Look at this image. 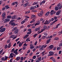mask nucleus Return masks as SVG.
<instances>
[{
    "mask_svg": "<svg viewBox=\"0 0 62 62\" xmlns=\"http://www.w3.org/2000/svg\"><path fill=\"white\" fill-rule=\"evenodd\" d=\"M28 20V18H25V19H24V21H27Z\"/></svg>",
    "mask_w": 62,
    "mask_h": 62,
    "instance_id": "62",
    "label": "nucleus"
},
{
    "mask_svg": "<svg viewBox=\"0 0 62 62\" xmlns=\"http://www.w3.org/2000/svg\"><path fill=\"white\" fill-rule=\"evenodd\" d=\"M25 22H26V21L23 20L21 22V24H23V23H24Z\"/></svg>",
    "mask_w": 62,
    "mask_h": 62,
    "instance_id": "24",
    "label": "nucleus"
},
{
    "mask_svg": "<svg viewBox=\"0 0 62 62\" xmlns=\"http://www.w3.org/2000/svg\"><path fill=\"white\" fill-rule=\"evenodd\" d=\"M59 38L58 37H56V38H55L54 39V40H59Z\"/></svg>",
    "mask_w": 62,
    "mask_h": 62,
    "instance_id": "30",
    "label": "nucleus"
},
{
    "mask_svg": "<svg viewBox=\"0 0 62 62\" xmlns=\"http://www.w3.org/2000/svg\"><path fill=\"white\" fill-rule=\"evenodd\" d=\"M49 53L50 54L48 55V56H52V55H54V53L53 51H50L49 52Z\"/></svg>",
    "mask_w": 62,
    "mask_h": 62,
    "instance_id": "6",
    "label": "nucleus"
},
{
    "mask_svg": "<svg viewBox=\"0 0 62 62\" xmlns=\"http://www.w3.org/2000/svg\"><path fill=\"white\" fill-rule=\"evenodd\" d=\"M40 27H38L37 28H36L35 29V31H39V30H40Z\"/></svg>",
    "mask_w": 62,
    "mask_h": 62,
    "instance_id": "17",
    "label": "nucleus"
},
{
    "mask_svg": "<svg viewBox=\"0 0 62 62\" xmlns=\"http://www.w3.org/2000/svg\"><path fill=\"white\" fill-rule=\"evenodd\" d=\"M31 32H27V35H28V34H31Z\"/></svg>",
    "mask_w": 62,
    "mask_h": 62,
    "instance_id": "47",
    "label": "nucleus"
},
{
    "mask_svg": "<svg viewBox=\"0 0 62 62\" xmlns=\"http://www.w3.org/2000/svg\"><path fill=\"white\" fill-rule=\"evenodd\" d=\"M50 13V12L48 11L45 14V16H46V17H47L48 16V15Z\"/></svg>",
    "mask_w": 62,
    "mask_h": 62,
    "instance_id": "12",
    "label": "nucleus"
},
{
    "mask_svg": "<svg viewBox=\"0 0 62 62\" xmlns=\"http://www.w3.org/2000/svg\"><path fill=\"white\" fill-rule=\"evenodd\" d=\"M20 57H17L16 58V60L17 61H18L20 59Z\"/></svg>",
    "mask_w": 62,
    "mask_h": 62,
    "instance_id": "28",
    "label": "nucleus"
},
{
    "mask_svg": "<svg viewBox=\"0 0 62 62\" xmlns=\"http://www.w3.org/2000/svg\"><path fill=\"white\" fill-rule=\"evenodd\" d=\"M7 18H8V19H11V16H7Z\"/></svg>",
    "mask_w": 62,
    "mask_h": 62,
    "instance_id": "26",
    "label": "nucleus"
},
{
    "mask_svg": "<svg viewBox=\"0 0 62 62\" xmlns=\"http://www.w3.org/2000/svg\"><path fill=\"white\" fill-rule=\"evenodd\" d=\"M25 18H27V19H28V18H30V17H29V16H25Z\"/></svg>",
    "mask_w": 62,
    "mask_h": 62,
    "instance_id": "51",
    "label": "nucleus"
},
{
    "mask_svg": "<svg viewBox=\"0 0 62 62\" xmlns=\"http://www.w3.org/2000/svg\"><path fill=\"white\" fill-rule=\"evenodd\" d=\"M5 59L4 60V61L6 60H8V57L7 56H5Z\"/></svg>",
    "mask_w": 62,
    "mask_h": 62,
    "instance_id": "22",
    "label": "nucleus"
},
{
    "mask_svg": "<svg viewBox=\"0 0 62 62\" xmlns=\"http://www.w3.org/2000/svg\"><path fill=\"white\" fill-rule=\"evenodd\" d=\"M4 60H5V57H3L2 58H1V60L2 61H3V60L4 61Z\"/></svg>",
    "mask_w": 62,
    "mask_h": 62,
    "instance_id": "50",
    "label": "nucleus"
},
{
    "mask_svg": "<svg viewBox=\"0 0 62 62\" xmlns=\"http://www.w3.org/2000/svg\"><path fill=\"white\" fill-rule=\"evenodd\" d=\"M10 21V19L8 18H6L5 19V21L4 22V23H6L7 22H8Z\"/></svg>",
    "mask_w": 62,
    "mask_h": 62,
    "instance_id": "9",
    "label": "nucleus"
},
{
    "mask_svg": "<svg viewBox=\"0 0 62 62\" xmlns=\"http://www.w3.org/2000/svg\"><path fill=\"white\" fill-rule=\"evenodd\" d=\"M54 10H51L50 13V14L51 15H53V13H54Z\"/></svg>",
    "mask_w": 62,
    "mask_h": 62,
    "instance_id": "18",
    "label": "nucleus"
},
{
    "mask_svg": "<svg viewBox=\"0 0 62 62\" xmlns=\"http://www.w3.org/2000/svg\"><path fill=\"white\" fill-rule=\"evenodd\" d=\"M32 25H33L32 24H29L27 26V27H31V26H32Z\"/></svg>",
    "mask_w": 62,
    "mask_h": 62,
    "instance_id": "34",
    "label": "nucleus"
},
{
    "mask_svg": "<svg viewBox=\"0 0 62 62\" xmlns=\"http://www.w3.org/2000/svg\"><path fill=\"white\" fill-rule=\"evenodd\" d=\"M36 56H34L33 57V59H36Z\"/></svg>",
    "mask_w": 62,
    "mask_h": 62,
    "instance_id": "49",
    "label": "nucleus"
},
{
    "mask_svg": "<svg viewBox=\"0 0 62 62\" xmlns=\"http://www.w3.org/2000/svg\"><path fill=\"white\" fill-rule=\"evenodd\" d=\"M58 6H56L55 8V10H58L59 9H59H61V8H62V6L60 3H59L57 5Z\"/></svg>",
    "mask_w": 62,
    "mask_h": 62,
    "instance_id": "1",
    "label": "nucleus"
},
{
    "mask_svg": "<svg viewBox=\"0 0 62 62\" xmlns=\"http://www.w3.org/2000/svg\"><path fill=\"white\" fill-rule=\"evenodd\" d=\"M18 32H19V29H17L16 30H15L14 31V33L15 34H17L18 33Z\"/></svg>",
    "mask_w": 62,
    "mask_h": 62,
    "instance_id": "10",
    "label": "nucleus"
},
{
    "mask_svg": "<svg viewBox=\"0 0 62 62\" xmlns=\"http://www.w3.org/2000/svg\"><path fill=\"white\" fill-rule=\"evenodd\" d=\"M54 18L55 20H56V19H57V17L56 16H55V17H54Z\"/></svg>",
    "mask_w": 62,
    "mask_h": 62,
    "instance_id": "56",
    "label": "nucleus"
},
{
    "mask_svg": "<svg viewBox=\"0 0 62 62\" xmlns=\"http://www.w3.org/2000/svg\"><path fill=\"white\" fill-rule=\"evenodd\" d=\"M61 10H59L56 13V15H58V16H59V14L61 13Z\"/></svg>",
    "mask_w": 62,
    "mask_h": 62,
    "instance_id": "5",
    "label": "nucleus"
},
{
    "mask_svg": "<svg viewBox=\"0 0 62 62\" xmlns=\"http://www.w3.org/2000/svg\"><path fill=\"white\" fill-rule=\"evenodd\" d=\"M30 39V37H28L27 39L26 40V41H28V40L29 39Z\"/></svg>",
    "mask_w": 62,
    "mask_h": 62,
    "instance_id": "52",
    "label": "nucleus"
},
{
    "mask_svg": "<svg viewBox=\"0 0 62 62\" xmlns=\"http://www.w3.org/2000/svg\"><path fill=\"white\" fill-rule=\"evenodd\" d=\"M6 13L4 12L2 14V17H5L6 16Z\"/></svg>",
    "mask_w": 62,
    "mask_h": 62,
    "instance_id": "14",
    "label": "nucleus"
},
{
    "mask_svg": "<svg viewBox=\"0 0 62 62\" xmlns=\"http://www.w3.org/2000/svg\"><path fill=\"white\" fill-rule=\"evenodd\" d=\"M36 18V16L34 15H32L31 18Z\"/></svg>",
    "mask_w": 62,
    "mask_h": 62,
    "instance_id": "27",
    "label": "nucleus"
},
{
    "mask_svg": "<svg viewBox=\"0 0 62 62\" xmlns=\"http://www.w3.org/2000/svg\"><path fill=\"white\" fill-rule=\"evenodd\" d=\"M9 42H10V40H8L7 41V43H8Z\"/></svg>",
    "mask_w": 62,
    "mask_h": 62,
    "instance_id": "61",
    "label": "nucleus"
},
{
    "mask_svg": "<svg viewBox=\"0 0 62 62\" xmlns=\"http://www.w3.org/2000/svg\"><path fill=\"white\" fill-rule=\"evenodd\" d=\"M20 60H22V61L23 60V57H21L20 59Z\"/></svg>",
    "mask_w": 62,
    "mask_h": 62,
    "instance_id": "53",
    "label": "nucleus"
},
{
    "mask_svg": "<svg viewBox=\"0 0 62 62\" xmlns=\"http://www.w3.org/2000/svg\"><path fill=\"white\" fill-rule=\"evenodd\" d=\"M31 11L32 12H36V10H32Z\"/></svg>",
    "mask_w": 62,
    "mask_h": 62,
    "instance_id": "55",
    "label": "nucleus"
},
{
    "mask_svg": "<svg viewBox=\"0 0 62 62\" xmlns=\"http://www.w3.org/2000/svg\"><path fill=\"white\" fill-rule=\"evenodd\" d=\"M55 23L54 22V21H53L52 23H50V24L49 25V26H51L52 25H53L54 23Z\"/></svg>",
    "mask_w": 62,
    "mask_h": 62,
    "instance_id": "20",
    "label": "nucleus"
},
{
    "mask_svg": "<svg viewBox=\"0 0 62 62\" xmlns=\"http://www.w3.org/2000/svg\"><path fill=\"white\" fill-rule=\"evenodd\" d=\"M24 1H25V0H22V4L24 3Z\"/></svg>",
    "mask_w": 62,
    "mask_h": 62,
    "instance_id": "59",
    "label": "nucleus"
},
{
    "mask_svg": "<svg viewBox=\"0 0 62 62\" xmlns=\"http://www.w3.org/2000/svg\"><path fill=\"white\" fill-rule=\"evenodd\" d=\"M3 52V49L1 50L0 51V54H2Z\"/></svg>",
    "mask_w": 62,
    "mask_h": 62,
    "instance_id": "44",
    "label": "nucleus"
},
{
    "mask_svg": "<svg viewBox=\"0 0 62 62\" xmlns=\"http://www.w3.org/2000/svg\"><path fill=\"white\" fill-rule=\"evenodd\" d=\"M42 3H43V4H44L45 3V1L43 0L42 1Z\"/></svg>",
    "mask_w": 62,
    "mask_h": 62,
    "instance_id": "58",
    "label": "nucleus"
},
{
    "mask_svg": "<svg viewBox=\"0 0 62 62\" xmlns=\"http://www.w3.org/2000/svg\"><path fill=\"white\" fill-rule=\"evenodd\" d=\"M15 5V2H13V3H12V6H14V5Z\"/></svg>",
    "mask_w": 62,
    "mask_h": 62,
    "instance_id": "48",
    "label": "nucleus"
},
{
    "mask_svg": "<svg viewBox=\"0 0 62 62\" xmlns=\"http://www.w3.org/2000/svg\"><path fill=\"white\" fill-rule=\"evenodd\" d=\"M44 13L43 12H40L38 14V15L39 17H42L43 16Z\"/></svg>",
    "mask_w": 62,
    "mask_h": 62,
    "instance_id": "4",
    "label": "nucleus"
},
{
    "mask_svg": "<svg viewBox=\"0 0 62 62\" xmlns=\"http://www.w3.org/2000/svg\"><path fill=\"white\" fill-rule=\"evenodd\" d=\"M37 60L38 61L39 60V61H41V57H40L38 58H37Z\"/></svg>",
    "mask_w": 62,
    "mask_h": 62,
    "instance_id": "29",
    "label": "nucleus"
},
{
    "mask_svg": "<svg viewBox=\"0 0 62 62\" xmlns=\"http://www.w3.org/2000/svg\"><path fill=\"white\" fill-rule=\"evenodd\" d=\"M28 4H29V2H28L27 3H26L24 4L23 5V7H26V6H28Z\"/></svg>",
    "mask_w": 62,
    "mask_h": 62,
    "instance_id": "16",
    "label": "nucleus"
},
{
    "mask_svg": "<svg viewBox=\"0 0 62 62\" xmlns=\"http://www.w3.org/2000/svg\"><path fill=\"white\" fill-rule=\"evenodd\" d=\"M46 38V36H43L42 38V39H45Z\"/></svg>",
    "mask_w": 62,
    "mask_h": 62,
    "instance_id": "43",
    "label": "nucleus"
},
{
    "mask_svg": "<svg viewBox=\"0 0 62 62\" xmlns=\"http://www.w3.org/2000/svg\"><path fill=\"white\" fill-rule=\"evenodd\" d=\"M29 36V35H27L26 34L25 36H23V38H24V39H27V38H28V37Z\"/></svg>",
    "mask_w": 62,
    "mask_h": 62,
    "instance_id": "13",
    "label": "nucleus"
},
{
    "mask_svg": "<svg viewBox=\"0 0 62 62\" xmlns=\"http://www.w3.org/2000/svg\"><path fill=\"white\" fill-rule=\"evenodd\" d=\"M8 45H6L5 46L4 48L5 49H6L7 48H8Z\"/></svg>",
    "mask_w": 62,
    "mask_h": 62,
    "instance_id": "37",
    "label": "nucleus"
},
{
    "mask_svg": "<svg viewBox=\"0 0 62 62\" xmlns=\"http://www.w3.org/2000/svg\"><path fill=\"white\" fill-rule=\"evenodd\" d=\"M13 53H12L10 54V56H9L8 58H10V57L11 58H13Z\"/></svg>",
    "mask_w": 62,
    "mask_h": 62,
    "instance_id": "11",
    "label": "nucleus"
},
{
    "mask_svg": "<svg viewBox=\"0 0 62 62\" xmlns=\"http://www.w3.org/2000/svg\"><path fill=\"white\" fill-rule=\"evenodd\" d=\"M15 49V48H13L12 49V52H14L15 51V49Z\"/></svg>",
    "mask_w": 62,
    "mask_h": 62,
    "instance_id": "45",
    "label": "nucleus"
},
{
    "mask_svg": "<svg viewBox=\"0 0 62 62\" xmlns=\"http://www.w3.org/2000/svg\"><path fill=\"white\" fill-rule=\"evenodd\" d=\"M26 48L24 46H23V50H25V48Z\"/></svg>",
    "mask_w": 62,
    "mask_h": 62,
    "instance_id": "54",
    "label": "nucleus"
},
{
    "mask_svg": "<svg viewBox=\"0 0 62 62\" xmlns=\"http://www.w3.org/2000/svg\"><path fill=\"white\" fill-rule=\"evenodd\" d=\"M19 39H20V38H18L17 39H16V41H18V40H19Z\"/></svg>",
    "mask_w": 62,
    "mask_h": 62,
    "instance_id": "64",
    "label": "nucleus"
},
{
    "mask_svg": "<svg viewBox=\"0 0 62 62\" xmlns=\"http://www.w3.org/2000/svg\"><path fill=\"white\" fill-rule=\"evenodd\" d=\"M49 47L51 49L54 48V46L53 45H51L49 46Z\"/></svg>",
    "mask_w": 62,
    "mask_h": 62,
    "instance_id": "23",
    "label": "nucleus"
},
{
    "mask_svg": "<svg viewBox=\"0 0 62 62\" xmlns=\"http://www.w3.org/2000/svg\"><path fill=\"white\" fill-rule=\"evenodd\" d=\"M33 45H32V44H30V49H33V48H35V47L34 46H33Z\"/></svg>",
    "mask_w": 62,
    "mask_h": 62,
    "instance_id": "15",
    "label": "nucleus"
},
{
    "mask_svg": "<svg viewBox=\"0 0 62 62\" xmlns=\"http://www.w3.org/2000/svg\"><path fill=\"white\" fill-rule=\"evenodd\" d=\"M51 39H48L46 41V44H48V43H49L50 42V41Z\"/></svg>",
    "mask_w": 62,
    "mask_h": 62,
    "instance_id": "19",
    "label": "nucleus"
},
{
    "mask_svg": "<svg viewBox=\"0 0 62 62\" xmlns=\"http://www.w3.org/2000/svg\"><path fill=\"white\" fill-rule=\"evenodd\" d=\"M19 47H21V46H22V43L20 42L19 44Z\"/></svg>",
    "mask_w": 62,
    "mask_h": 62,
    "instance_id": "40",
    "label": "nucleus"
},
{
    "mask_svg": "<svg viewBox=\"0 0 62 62\" xmlns=\"http://www.w3.org/2000/svg\"><path fill=\"white\" fill-rule=\"evenodd\" d=\"M37 35H38V34H36L33 35V36L34 38H36L37 36Z\"/></svg>",
    "mask_w": 62,
    "mask_h": 62,
    "instance_id": "36",
    "label": "nucleus"
},
{
    "mask_svg": "<svg viewBox=\"0 0 62 62\" xmlns=\"http://www.w3.org/2000/svg\"><path fill=\"white\" fill-rule=\"evenodd\" d=\"M14 53H15V54L16 55H17L18 54V52L17 51H14Z\"/></svg>",
    "mask_w": 62,
    "mask_h": 62,
    "instance_id": "35",
    "label": "nucleus"
},
{
    "mask_svg": "<svg viewBox=\"0 0 62 62\" xmlns=\"http://www.w3.org/2000/svg\"><path fill=\"white\" fill-rule=\"evenodd\" d=\"M53 37V36L51 35L50 37H49L48 36V37H46V39H48V38H49V39H50V38H52V37Z\"/></svg>",
    "mask_w": 62,
    "mask_h": 62,
    "instance_id": "38",
    "label": "nucleus"
},
{
    "mask_svg": "<svg viewBox=\"0 0 62 62\" xmlns=\"http://www.w3.org/2000/svg\"><path fill=\"white\" fill-rule=\"evenodd\" d=\"M28 45L26 44V43H25V44H24L23 45V46H27Z\"/></svg>",
    "mask_w": 62,
    "mask_h": 62,
    "instance_id": "57",
    "label": "nucleus"
},
{
    "mask_svg": "<svg viewBox=\"0 0 62 62\" xmlns=\"http://www.w3.org/2000/svg\"><path fill=\"white\" fill-rule=\"evenodd\" d=\"M30 8H30V10H32L33 9H34V7L33 6H31V7Z\"/></svg>",
    "mask_w": 62,
    "mask_h": 62,
    "instance_id": "33",
    "label": "nucleus"
},
{
    "mask_svg": "<svg viewBox=\"0 0 62 62\" xmlns=\"http://www.w3.org/2000/svg\"><path fill=\"white\" fill-rule=\"evenodd\" d=\"M37 43H38V42H37V41H36L34 44V45H37Z\"/></svg>",
    "mask_w": 62,
    "mask_h": 62,
    "instance_id": "63",
    "label": "nucleus"
},
{
    "mask_svg": "<svg viewBox=\"0 0 62 62\" xmlns=\"http://www.w3.org/2000/svg\"><path fill=\"white\" fill-rule=\"evenodd\" d=\"M11 43H9L8 47V48H10L11 46Z\"/></svg>",
    "mask_w": 62,
    "mask_h": 62,
    "instance_id": "21",
    "label": "nucleus"
},
{
    "mask_svg": "<svg viewBox=\"0 0 62 62\" xmlns=\"http://www.w3.org/2000/svg\"><path fill=\"white\" fill-rule=\"evenodd\" d=\"M62 46V42H61L59 45V47H61Z\"/></svg>",
    "mask_w": 62,
    "mask_h": 62,
    "instance_id": "42",
    "label": "nucleus"
},
{
    "mask_svg": "<svg viewBox=\"0 0 62 62\" xmlns=\"http://www.w3.org/2000/svg\"><path fill=\"white\" fill-rule=\"evenodd\" d=\"M30 12V10H29L27 12H26L25 13H27V14H28V13H29Z\"/></svg>",
    "mask_w": 62,
    "mask_h": 62,
    "instance_id": "41",
    "label": "nucleus"
},
{
    "mask_svg": "<svg viewBox=\"0 0 62 62\" xmlns=\"http://www.w3.org/2000/svg\"><path fill=\"white\" fill-rule=\"evenodd\" d=\"M32 29H29L28 30V31L29 32H31L32 33V31H31Z\"/></svg>",
    "mask_w": 62,
    "mask_h": 62,
    "instance_id": "39",
    "label": "nucleus"
},
{
    "mask_svg": "<svg viewBox=\"0 0 62 62\" xmlns=\"http://www.w3.org/2000/svg\"><path fill=\"white\" fill-rule=\"evenodd\" d=\"M11 36V38H13L14 37V35H12Z\"/></svg>",
    "mask_w": 62,
    "mask_h": 62,
    "instance_id": "60",
    "label": "nucleus"
},
{
    "mask_svg": "<svg viewBox=\"0 0 62 62\" xmlns=\"http://www.w3.org/2000/svg\"><path fill=\"white\" fill-rule=\"evenodd\" d=\"M14 21V20H12L11 21H10L9 22V24H10L11 25L13 26H14L17 25V24H15V23L13 22Z\"/></svg>",
    "mask_w": 62,
    "mask_h": 62,
    "instance_id": "2",
    "label": "nucleus"
},
{
    "mask_svg": "<svg viewBox=\"0 0 62 62\" xmlns=\"http://www.w3.org/2000/svg\"><path fill=\"white\" fill-rule=\"evenodd\" d=\"M5 8H6V9H8L10 7H9V6L8 5H6L5 6Z\"/></svg>",
    "mask_w": 62,
    "mask_h": 62,
    "instance_id": "31",
    "label": "nucleus"
},
{
    "mask_svg": "<svg viewBox=\"0 0 62 62\" xmlns=\"http://www.w3.org/2000/svg\"><path fill=\"white\" fill-rule=\"evenodd\" d=\"M40 21H38L37 23L39 25V24H40Z\"/></svg>",
    "mask_w": 62,
    "mask_h": 62,
    "instance_id": "46",
    "label": "nucleus"
},
{
    "mask_svg": "<svg viewBox=\"0 0 62 62\" xmlns=\"http://www.w3.org/2000/svg\"><path fill=\"white\" fill-rule=\"evenodd\" d=\"M51 22V20H49L45 21L44 23V24H49L50 23V22Z\"/></svg>",
    "mask_w": 62,
    "mask_h": 62,
    "instance_id": "3",
    "label": "nucleus"
},
{
    "mask_svg": "<svg viewBox=\"0 0 62 62\" xmlns=\"http://www.w3.org/2000/svg\"><path fill=\"white\" fill-rule=\"evenodd\" d=\"M5 30H6L5 28H2L0 30V32H4L5 31Z\"/></svg>",
    "mask_w": 62,
    "mask_h": 62,
    "instance_id": "8",
    "label": "nucleus"
},
{
    "mask_svg": "<svg viewBox=\"0 0 62 62\" xmlns=\"http://www.w3.org/2000/svg\"><path fill=\"white\" fill-rule=\"evenodd\" d=\"M17 29V27H15L12 30V31L13 32L14 30H16Z\"/></svg>",
    "mask_w": 62,
    "mask_h": 62,
    "instance_id": "25",
    "label": "nucleus"
},
{
    "mask_svg": "<svg viewBox=\"0 0 62 62\" xmlns=\"http://www.w3.org/2000/svg\"><path fill=\"white\" fill-rule=\"evenodd\" d=\"M17 18V16L16 15H14L11 16V19H16Z\"/></svg>",
    "mask_w": 62,
    "mask_h": 62,
    "instance_id": "7",
    "label": "nucleus"
},
{
    "mask_svg": "<svg viewBox=\"0 0 62 62\" xmlns=\"http://www.w3.org/2000/svg\"><path fill=\"white\" fill-rule=\"evenodd\" d=\"M38 3H39L38 2H34L33 3L32 5H37Z\"/></svg>",
    "mask_w": 62,
    "mask_h": 62,
    "instance_id": "32",
    "label": "nucleus"
}]
</instances>
